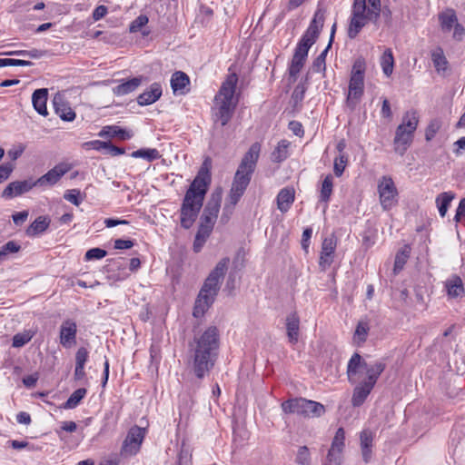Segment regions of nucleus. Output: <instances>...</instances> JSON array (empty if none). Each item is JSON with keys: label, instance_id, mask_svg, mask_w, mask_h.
Returning a JSON list of instances; mask_svg holds the SVG:
<instances>
[{"label": "nucleus", "instance_id": "f257e3e1", "mask_svg": "<svg viewBox=\"0 0 465 465\" xmlns=\"http://www.w3.org/2000/svg\"><path fill=\"white\" fill-rule=\"evenodd\" d=\"M385 367L382 361L367 363L359 353L351 356L347 365V376L350 383L358 382L351 397L354 407L361 406L365 401Z\"/></svg>", "mask_w": 465, "mask_h": 465}, {"label": "nucleus", "instance_id": "f03ea898", "mask_svg": "<svg viewBox=\"0 0 465 465\" xmlns=\"http://www.w3.org/2000/svg\"><path fill=\"white\" fill-rule=\"evenodd\" d=\"M220 343V335L215 326L208 327L200 335H195L189 344L193 370L198 379H203L214 366Z\"/></svg>", "mask_w": 465, "mask_h": 465}, {"label": "nucleus", "instance_id": "7ed1b4c3", "mask_svg": "<svg viewBox=\"0 0 465 465\" xmlns=\"http://www.w3.org/2000/svg\"><path fill=\"white\" fill-rule=\"evenodd\" d=\"M211 183V173L202 167L185 193L180 209V223L183 229H190L203 207L204 196Z\"/></svg>", "mask_w": 465, "mask_h": 465}, {"label": "nucleus", "instance_id": "20e7f679", "mask_svg": "<svg viewBox=\"0 0 465 465\" xmlns=\"http://www.w3.org/2000/svg\"><path fill=\"white\" fill-rule=\"evenodd\" d=\"M229 262V258H223L204 281L195 301L193 312L194 317L198 318L203 316L213 303L220 290L222 280L227 271Z\"/></svg>", "mask_w": 465, "mask_h": 465}, {"label": "nucleus", "instance_id": "39448f33", "mask_svg": "<svg viewBox=\"0 0 465 465\" xmlns=\"http://www.w3.org/2000/svg\"><path fill=\"white\" fill-rule=\"evenodd\" d=\"M222 197V190H215L210 195V198L203 208L200 217L198 231L193 242V251L195 252H199L202 250L213 230L221 209Z\"/></svg>", "mask_w": 465, "mask_h": 465}, {"label": "nucleus", "instance_id": "423d86ee", "mask_svg": "<svg viewBox=\"0 0 465 465\" xmlns=\"http://www.w3.org/2000/svg\"><path fill=\"white\" fill-rule=\"evenodd\" d=\"M261 144L254 143L251 145L248 152L242 157L241 163L235 173L234 179L228 196L233 200H240L243 195L251 177L254 172L257 161L260 156Z\"/></svg>", "mask_w": 465, "mask_h": 465}, {"label": "nucleus", "instance_id": "0eeeda50", "mask_svg": "<svg viewBox=\"0 0 465 465\" xmlns=\"http://www.w3.org/2000/svg\"><path fill=\"white\" fill-rule=\"evenodd\" d=\"M237 83V74H230L214 97L217 106L216 121L223 126L229 123L238 104V100L234 97Z\"/></svg>", "mask_w": 465, "mask_h": 465}, {"label": "nucleus", "instance_id": "6e6552de", "mask_svg": "<svg viewBox=\"0 0 465 465\" xmlns=\"http://www.w3.org/2000/svg\"><path fill=\"white\" fill-rule=\"evenodd\" d=\"M371 7H367L366 0H354L351 9L348 36L355 38L369 21L376 22L380 16L381 1L368 0Z\"/></svg>", "mask_w": 465, "mask_h": 465}, {"label": "nucleus", "instance_id": "1a4fd4ad", "mask_svg": "<svg viewBox=\"0 0 465 465\" xmlns=\"http://www.w3.org/2000/svg\"><path fill=\"white\" fill-rule=\"evenodd\" d=\"M419 124L418 113L408 111L402 116V122L398 125L393 140L394 151L402 156L413 141L414 133Z\"/></svg>", "mask_w": 465, "mask_h": 465}, {"label": "nucleus", "instance_id": "9d476101", "mask_svg": "<svg viewBox=\"0 0 465 465\" xmlns=\"http://www.w3.org/2000/svg\"><path fill=\"white\" fill-rule=\"evenodd\" d=\"M365 70V60L362 57L357 58L352 65L346 97V106L351 111L355 110L363 95Z\"/></svg>", "mask_w": 465, "mask_h": 465}, {"label": "nucleus", "instance_id": "9b49d317", "mask_svg": "<svg viewBox=\"0 0 465 465\" xmlns=\"http://www.w3.org/2000/svg\"><path fill=\"white\" fill-rule=\"evenodd\" d=\"M324 20L325 11L322 8H318L315 11L307 30L299 41L293 56L300 57L302 59L307 58L309 49L315 44L320 35L324 25Z\"/></svg>", "mask_w": 465, "mask_h": 465}, {"label": "nucleus", "instance_id": "f8f14e48", "mask_svg": "<svg viewBox=\"0 0 465 465\" xmlns=\"http://www.w3.org/2000/svg\"><path fill=\"white\" fill-rule=\"evenodd\" d=\"M283 412L297 414L307 418L321 417L325 412V407L317 401L304 398H295L282 403Z\"/></svg>", "mask_w": 465, "mask_h": 465}, {"label": "nucleus", "instance_id": "ddd939ff", "mask_svg": "<svg viewBox=\"0 0 465 465\" xmlns=\"http://www.w3.org/2000/svg\"><path fill=\"white\" fill-rule=\"evenodd\" d=\"M381 205L384 210H390L397 203L398 191L391 177L383 176L378 184Z\"/></svg>", "mask_w": 465, "mask_h": 465}, {"label": "nucleus", "instance_id": "4468645a", "mask_svg": "<svg viewBox=\"0 0 465 465\" xmlns=\"http://www.w3.org/2000/svg\"><path fill=\"white\" fill-rule=\"evenodd\" d=\"M345 447V431L339 428L332 439L328 450L324 465H341L343 461V450Z\"/></svg>", "mask_w": 465, "mask_h": 465}, {"label": "nucleus", "instance_id": "2eb2a0df", "mask_svg": "<svg viewBox=\"0 0 465 465\" xmlns=\"http://www.w3.org/2000/svg\"><path fill=\"white\" fill-rule=\"evenodd\" d=\"M144 435L145 431L143 429L138 426L131 428L123 442L121 454L124 456L135 455L140 450Z\"/></svg>", "mask_w": 465, "mask_h": 465}, {"label": "nucleus", "instance_id": "dca6fc26", "mask_svg": "<svg viewBox=\"0 0 465 465\" xmlns=\"http://www.w3.org/2000/svg\"><path fill=\"white\" fill-rule=\"evenodd\" d=\"M336 247L337 238L333 234L323 239L319 258V267L322 272L332 264Z\"/></svg>", "mask_w": 465, "mask_h": 465}, {"label": "nucleus", "instance_id": "f3484780", "mask_svg": "<svg viewBox=\"0 0 465 465\" xmlns=\"http://www.w3.org/2000/svg\"><path fill=\"white\" fill-rule=\"evenodd\" d=\"M77 325L72 319L64 320L59 328V342L62 347L71 349L76 344Z\"/></svg>", "mask_w": 465, "mask_h": 465}, {"label": "nucleus", "instance_id": "a211bd4d", "mask_svg": "<svg viewBox=\"0 0 465 465\" xmlns=\"http://www.w3.org/2000/svg\"><path fill=\"white\" fill-rule=\"evenodd\" d=\"M53 104L55 114L65 122H73L76 114L71 108L68 102H66L64 96L60 94H56L53 98Z\"/></svg>", "mask_w": 465, "mask_h": 465}, {"label": "nucleus", "instance_id": "6ab92c4d", "mask_svg": "<svg viewBox=\"0 0 465 465\" xmlns=\"http://www.w3.org/2000/svg\"><path fill=\"white\" fill-rule=\"evenodd\" d=\"M68 172L64 164H57L49 170L45 174L38 178L35 182L36 186H52L55 184L62 176Z\"/></svg>", "mask_w": 465, "mask_h": 465}, {"label": "nucleus", "instance_id": "aec40b11", "mask_svg": "<svg viewBox=\"0 0 465 465\" xmlns=\"http://www.w3.org/2000/svg\"><path fill=\"white\" fill-rule=\"evenodd\" d=\"M444 289L449 299H460L465 295L462 280L456 274L451 275L444 282Z\"/></svg>", "mask_w": 465, "mask_h": 465}, {"label": "nucleus", "instance_id": "412c9836", "mask_svg": "<svg viewBox=\"0 0 465 465\" xmlns=\"http://www.w3.org/2000/svg\"><path fill=\"white\" fill-rule=\"evenodd\" d=\"M36 186L35 182L32 181H16L10 183L3 192V197L13 198L29 192L33 187Z\"/></svg>", "mask_w": 465, "mask_h": 465}, {"label": "nucleus", "instance_id": "4be33fe9", "mask_svg": "<svg viewBox=\"0 0 465 465\" xmlns=\"http://www.w3.org/2000/svg\"><path fill=\"white\" fill-rule=\"evenodd\" d=\"M162 95V87L158 83H153L150 87L137 97L139 105L144 106L155 103Z\"/></svg>", "mask_w": 465, "mask_h": 465}, {"label": "nucleus", "instance_id": "5701e85b", "mask_svg": "<svg viewBox=\"0 0 465 465\" xmlns=\"http://www.w3.org/2000/svg\"><path fill=\"white\" fill-rule=\"evenodd\" d=\"M48 97V90L46 88L36 89L32 94V104L35 110L41 115L48 114L46 103Z\"/></svg>", "mask_w": 465, "mask_h": 465}, {"label": "nucleus", "instance_id": "b1692460", "mask_svg": "<svg viewBox=\"0 0 465 465\" xmlns=\"http://www.w3.org/2000/svg\"><path fill=\"white\" fill-rule=\"evenodd\" d=\"M143 76L134 77L130 80L122 81L114 86L112 91L116 96H124L135 91L142 84Z\"/></svg>", "mask_w": 465, "mask_h": 465}, {"label": "nucleus", "instance_id": "393cba45", "mask_svg": "<svg viewBox=\"0 0 465 465\" xmlns=\"http://www.w3.org/2000/svg\"><path fill=\"white\" fill-rule=\"evenodd\" d=\"M300 318L296 312H291L286 317V331L289 341L296 343L299 339Z\"/></svg>", "mask_w": 465, "mask_h": 465}, {"label": "nucleus", "instance_id": "a878e982", "mask_svg": "<svg viewBox=\"0 0 465 465\" xmlns=\"http://www.w3.org/2000/svg\"><path fill=\"white\" fill-rule=\"evenodd\" d=\"M373 438L374 433L369 429L363 430L360 434L361 454L366 463L369 462L371 458Z\"/></svg>", "mask_w": 465, "mask_h": 465}, {"label": "nucleus", "instance_id": "bb28decb", "mask_svg": "<svg viewBox=\"0 0 465 465\" xmlns=\"http://www.w3.org/2000/svg\"><path fill=\"white\" fill-rule=\"evenodd\" d=\"M295 193L292 188H282L277 195V207L282 213H286L294 202Z\"/></svg>", "mask_w": 465, "mask_h": 465}, {"label": "nucleus", "instance_id": "cd10ccee", "mask_svg": "<svg viewBox=\"0 0 465 465\" xmlns=\"http://www.w3.org/2000/svg\"><path fill=\"white\" fill-rule=\"evenodd\" d=\"M98 135L100 137H119L121 140H129L133 137V133L117 125H107L102 128Z\"/></svg>", "mask_w": 465, "mask_h": 465}, {"label": "nucleus", "instance_id": "c85d7f7f", "mask_svg": "<svg viewBox=\"0 0 465 465\" xmlns=\"http://www.w3.org/2000/svg\"><path fill=\"white\" fill-rule=\"evenodd\" d=\"M190 84V79L188 75L182 72L177 71L173 74L171 78V86L173 93H181L183 94L184 88Z\"/></svg>", "mask_w": 465, "mask_h": 465}, {"label": "nucleus", "instance_id": "c756f323", "mask_svg": "<svg viewBox=\"0 0 465 465\" xmlns=\"http://www.w3.org/2000/svg\"><path fill=\"white\" fill-rule=\"evenodd\" d=\"M50 224V220L45 216L37 217L26 229V235L34 237L45 232Z\"/></svg>", "mask_w": 465, "mask_h": 465}, {"label": "nucleus", "instance_id": "7c9ffc66", "mask_svg": "<svg viewBox=\"0 0 465 465\" xmlns=\"http://www.w3.org/2000/svg\"><path fill=\"white\" fill-rule=\"evenodd\" d=\"M431 60L436 71L439 74H444L448 69V61L444 55V52L440 47H437L431 51Z\"/></svg>", "mask_w": 465, "mask_h": 465}, {"label": "nucleus", "instance_id": "2f4dec72", "mask_svg": "<svg viewBox=\"0 0 465 465\" xmlns=\"http://www.w3.org/2000/svg\"><path fill=\"white\" fill-rule=\"evenodd\" d=\"M291 143L285 139L281 140L272 153V161L282 163L289 156V147Z\"/></svg>", "mask_w": 465, "mask_h": 465}, {"label": "nucleus", "instance_id": "473e14b6", "mask_svg": "<svg viewBox=\"0 0 465 465\" xmlns=\"http://www.w3.org/2000/svg\"><path fill=\"white\" fill-rule=\"evenodd\" d=\"M454 198L455 193L450 191L441 193L436 197L435 202L439 210V213L441 217L446 215L449 206Z\"/></svg>", "mask_w": 465, "mask_h": 465}, {"label": "nucleus", "instance_id": "72a5a7b5", "mask_svg": "<svg viewBox=\"0 0 465 465\" xmlns=\"http://www.w3.org/2000/svg\"><path fill=\"white\" fill-rule=\"evenodd\" d=\"M380 64L383 74L387 77L391 76L394 68V57L391 48L385 49L381 57Z\"/></svg>", "mask_w": 465, "mask_h": 465}, {"label": "nucleus", "instance_id": "f704fd0d", "mask_svg": "<svg viewBox=\"0 0 465 465\" xmlns=\"http://www.w3.org/2000/svg\"><path fill=\"white\" fill-rule=\"evenodd\" d=\"M442 31L450 32L458 23L457 16L453 10H446L439 15Z\"/></svg>", "mask_w": 465, "mask_h": 465}, {"label": "nucleus", "instance_id": "c9c22d12", "mask_svg": "<svg viewBox=\"0 0 465 465\" xmlns=\"http://www.w3.org/2000/svg\"><path fill=\"white\" fill-rule=\"evenodd\" d=\"M134 158H143L148 162L158 160L162 157L160 152L155 148H142L131 153Z\"/></svg>", "mask_w": 465, "mask_h": 465}, {"label": "nucleus", "instance_id": "e433bc0d", "mask_svg": "<svg viewBox=\"0 0 465 465\" xmlns=\"http://www.w3.org/2000/svg\"><path fill=\"white\" fill-rule=\"evenodd\" d=\"M333 188V178L331 174H328L325 176L322 183V187L320 190V201L328 203L330 201L331 195L332 193Z\"/></svg>", "mask_w": 465, "mask_h": 465}, {"label": "nucleus", "instance_id": "4c0bfd02", "mask_svg": "<svg viewBox=\"0 0 465 465\" xmlns=\"http://www.w3.org/2000/svg\"><path fill=\"white\" fill-rule=\"evenodd\" d=\"M239 201L240 200H238V199L233 200L232 197L228 196L226 203H224V206L223 209V213L220 218V222L223 224H226L229 222V220L234 211V208Z\"/></svg>", "mask_w": 465, "mask_h": 465}, {"label": "nucleus", "instance_id": "58836bf2", "mask_svg": "<svg viewBox=\"0 0 465 465\" xmlns=\"http://www.w3.org/2000/svg\"><path fill=\"white\" fill-rule=\"evenodd\" d=\"M411 252V248L409 246H404L400 252H397L394 262V272L397 273L399 271H401L405 263L407 262V260L409 259Z\"/></svg>", "mask_w": 465, "mask_h": 465}, {"label": "nucleus", "instance_id": "ea45409f", "mask_svg": "<svg viewBox=\"0 0 465 465\" xmlns=\"http://www.w3.org/2000/svg\"><path fill=\"white\" fill-rule=\"evenodd\" d=\"M21 250V245L15 242L9 241L0 247V262L5 261L8 255L16 253Z\"/></svg>", "mask_w": 465, "mask_h": 465}, {"label": "nucleus", "instance_id": "a19ab883", "mask_svg": "<svg viewBox=\"0 0 465 465\" xmlns=\"http://www.w3.org/2000/svg\"><path fill=\"white\" fill-rule=\"evenodd\" d=\"M86 390L84 388H80L75 390L68 400L64 403L65 409H74L75 408L79 402L84 398L86 395Z\"/></svg>", "mask_w": 465, "mask_h": 465}, {"label": "nucleus", "instance_id": "79ce46f5", "mask_svg": "<svg viewBox=\"0 0 465 465\" xmlns=\"http://www.w3.org/2000/svg\"><path fill=\"white\" fill-rule=\"evenodd\" d=\"M331 48V43L328 44L327 47L317 56L312 64V71L315 73L324 72L326 69V55Z\"/></svg>", "mask_w": 465, "mask_h": 465}, {"label": "nucleus", "instance_id": "37998d69", "mask_svg": "<svg viewBox=\"0 0 465 465\" xmlns=\"http://www.w3.org/2000/svg\"><path fill=\"white\" fill-rule=\"evenodd\" d=\"M306 59H302L300 57L292 56L291 64L289 66V74L290 78L294 82L297 79L299 73L304 65Z\"/></svg>", "mask_w": 465, "mask_h": 465}, {"label": "nucleus", "instance_id": "c03bdc74", "mask_svg": "<svg viewBox=\"0 0 465 465\" xmlns=\"http://www.w3.org/2000/svg\"><path fill=\"white\" fill-rule=\"evenodd\" d=\"M348 155L339 154L335 157L333 162V173L337 177H341L347 166Z\"/></svg>", "mask_w": 465, "mask_h": 465}, {"label": "nucleus", "instance_id": "a18cd8bd", "mask_svg": "<svg viewBox=\"0 0 465 465\" xmlns=\"http://www.w3.org/2000/svg\"><path fill=\"white\" fill-rule=\"evenodd\" d=\"M369 331V325L367 322H360L356 327L354 332V341L357 343H362L366 341Z\"/></svg>", "mask_w": 465, "mask_h": 465}, {"label": "nucleus", "instance_id": "49530a36", "mask_svg": "<svg viewBox=\"0 0 465 465\" xmlns=\"http://www.w3.org/2000/svg\"><path fill=\"white\" fill-rule=\"evenodd\" d=\"M295 462L297 465H311V454L307 446L299 448Z\"/></svg>", "mask_w": 465, "mask_h": 465}, {"label": "nucleus", "instance_id": "de8ad7c7", "mask_svg": "<svg viewBox=\"0 0 465 465\" xmlns=\"http://www.w3.org/2000/svg\"><path fill=\"white\" fill-rule=\"evenodd\" d=\"M64 198L75 206H79L84 200V197L82 196L81 192L78 189H71L65 191Z\"/></svg>", "mask_w": 465, "mask_h": 465}, {"label": "nucleus", "instance_id": "09e8293b", "mask_svg": "<svg viewBox=\"0 0 465 465\" xmlns=\"http://www.w3.org/2000/svg\"><path fill=\"white\" fill-rule=\"evenodd\" d=\"M441 127V123L438 119H433L428 124L426 130H425V139L426 141H431L436 134L439 132V130Z\"/></svg>", "mask_w": 465, "mask_h": 465}, {"label": "nucleus", "instance_id": "8fccbe9b", "mask_svg": "<svg viewBox=\"0 0 465 465\" xmlns=\"http://www.w3.org/2000/svg\"><path fill=\"white\" fill-rule=\"evenodd\" d=\"M33 335L30 332L17 333L13 337V347L20 348L28 343Z\"/></svg>", "mask_w": 465, "mask_h": 465}, {"label": "nucleus", "instance_id": "3c124183", "mask_svg": "<svg viewBox=\"0 0 465 465\" xmlns=\"http://www.w3.org/2000/svg\"><path fill=\"white\" fill-rule=\"evenodd\" d=\"M149 22L147 15H140L136 17L129 26V30L131 33H136L142 29L144 25H146Z\"/></svg>", "mask_w": 465, "mask_h": 465}, {"label": "nucleus", "instance_id": "603ef678", "mask_svg": "<svg viewBox=\"0 0 465 465\" xmlns=\"http://www.w3.org/2000/svg\"><path fill=\"white\" fill-rule=\"evenodd\" d=\"M106 251L101 248H92L85 252L84 259L86 261L100 260L105 257Z\"/></svg>", "mask_w": 465, "mask_h": 465}, {"label": "nucleus", "instance_id": "864d4df0", "mask_svg": "<svg viewBox=\"0 0 465 465\" xmlns=\"http://www.w3.org/2000/svg\"><path fill=\"white\" fill-rule=\"evenodd\" d=\"M13 54L28 56L33 59H39L44 56L45 52L38 49H31V50H19L12 53Z\"/></svg>", "mask_w": 465, "mask_h": 465}, {"label": "nucleus", "instance_id": "5fc2aeb1", "mask_svg": "<svg viewBox=\"0 0 465 465\" xmlns=\"http://www.w3.org/2000/svg\"><path fill=\"white\" fill-rule=\"evenodd\" d=\"M88 351L84 347H81L77 350L75 354V365L84 367L85 362L88 360Z\"/></svg>", "mask_w": 465, "mask_h": 465}, {"label": "nucleus", "instance_id": "6e6d98bb", "mask_svg": "<svg viewBox=\"0 0 465 465\" xmlns=\"http://www.w3.org/2000/svg\"><path fill=\"white\" fill-rule=\"evenodd\" d=\"M107 146V142L100 141V140H94L87 142L84 144V147L86 149H94L96 151H102L105 150Z\"/></svg>", "mask_w": 465, "mask_h": 465}, {"label": "nucleus", "instance_id": "4d7b16f0", "mask_svg": "<svg viewBox=\"0 0 465 465\" xmlns=\"http://www.w3.org/2000/svg\"><path fill=\"white\" fill-rule=\"evenodd\" d=\"M108 13V8L105 5H98L93 12L92 17L94 21H99L104 18Z\"/></svg>", "mask_w": 465, "mask_h": 465}, {"label": "nucleus", "instance_id": "13d9d810", "mask_svg": "<svg viewBox=\"0 0 465 465\" xmlns=\"http://www.w3.org/2000/svg\"><path fill=\"white\" fill-rule=\"evenodd\" d=\"M134 245V241L117 239L114 241V248L117 250L130 249Z\"/></svg>", "mask_w": 465, "mask_h": 465}, {"label": "nucleus", "instance_id": "bf43d9fd", "mask_svg": "<svg viewBox=\"0 0 465 465\" xmlns=\"http://www.w3.org/2000/svg\"><path fill=\"white\" fill-rule=\"evenodd\" d=\"M105 151H106V153H108L112 156L121 155V154H124L125 152L124 148L117 147V146L114 145L113 143H111L110 142H107V146H106Z\"/></svg>", "mask_w": 465, "mask_h": 465}, {"label": "nucleus", "instance_id": "052dcab7", "mask_svg": "<svg viewBox=\"0 0 465 465\" xmlns=\"http://www.w3.org/2000/svg\"><path fill=\"white\" fill-rule=\"evenodd\" d=\"M24 151H25V146L22 144H19L18 146H15V147L11 148L7 152V155L9 158H11L12 160L15 161L18 157L21 156V154L23 153Z\"/></svg>", "mask_w": 465, "mask_h": 465}, {"label": "nucleus", "instance_id": "680f3d73", "mask_svg": "<svg viewBox=\"0 0 465 465\" xmlns=\"http://www.w3.org/2000/svg\"><path fill=\"white\" fill-rule=\"evenodd\" d=\"M289 129L297 136H302L304 134L302 124L297 121L290 122Z\"/></svg>", "mask_w": 465, "mask_h": 465}, {"label": "nucleus", "instance_id": "e2e57ef3", "mask_svg": "<svg viewBox=\"0 0 465 465\" xmlns=\"http://www.w3.org/2000/svg\"><path fill=\"white\" fill-rule=\"evenodd\" d=\"M28 215H29L28 211H23V212L16 213L15 214H13L12 218H13L14 223L16 225H21L27 220Z\"/></svg>", "mask_w": 465, "mask_h": 465}, {"label": "nucleus", "instance_id": "0e129e2a", "mask_svg": "<svg viewBox=\"0 0 465 465\" xmlns=\"http://www.w3.org/2000/svg\"><path fill=\"white\" fill-rule=\"evenodd\" d=\"M12 171H13V166L11 164L6 163V164L1 165L0 166V183L6 180L9 177Z\"/></svg>", "mask_w": 465, "mask_h": 465}, {"label": "nucleus", "instance_id": "69168bd1", "mask_svg": "<svg viewBox=\"0 0 465 465\" xmlns=\"http://www.w3.org/2000/svg\"><path fill=\"white\" fill-rule=\"evenodd\" d=\"M453 146L455 147V149L453 150V153L458 156L460 155L462 153V152L465 151V136L457 140L453 143Z\"/></svg>", "mask_w": 465, "mask_h": 465}, {"label": "nucleus", "instance_id": "338daca9", "mask_svg": "<svg viewBox=\"0 0 465 465\" xmlns=\"http://www.w3.org/2000/svg\"><path fill=\"white\" fill-rule=\"evenodd\" d=\"M305 93V87L302 84H298L292 93V98L295 102L302 101Z\"/></svg>", "mask_w": 465, "mask_h": 465}, {"label": "nucleus", "instance_id": "774afa93", "mask_svg": "<svg viewBox=\"0 0 465 465\" xmlns=\"http://www.w3.org/2000/svg\"><path fill=\"white\" fill-rule=\"evenodd\" d=\"M381 114L385 118H391L392 112L388 99H383Z\"/></svg>", "mask_w": 465, "mask_h": 465}]
</instances>
